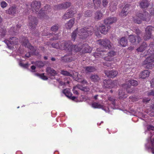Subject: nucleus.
Here are the masks:
<instances>
[{
  "label": "nucleus",
  "mask_w": 154,
  "mask_h": 154,
  "mask_svg": "<svg viewBox=\"0 0 154 154\" xmlns=\"http://www.w3.org/2000/svg\"><path fill=\"white\" fill-rule=\"evenodd\" d=\"M103 5L104 7H106L108 4V2L107 0H103L102 1Z\"/></svg>",
  "instance_id": "50"
},
{
  "label": "nucleus",
  "mask_w": 154,
  "mask_h": 154,
  "mask_svg": "<svg viewBox=\"0 0 154 154\" xmlns=\"http://www.w3.org/2000/svg\"><path fill=\"white\" fill-rule=\"evenodd\" d=\"M1 6L2 8H4L6 7L7 5V3L3 1L1 2Z\"/></svg>",
  "instance_id": "46"
},
{
  "label": "nucleus",
  "mask_w": 154,
  "mask_h": 154,
  "mask_svg": "<svg viewBox=\"0 0 154 154\" xmlns=\"http://www.w3.org/2000/svg\"><path fill=\"white\" fill-rule=\"evenodd\" d=\"M83 69V70H85V72L86 73L88 72H93L96 70L95 67L92 66L85 67Z\"/></svg>",
  "instance_id": "25"
},
{
  "label": "nucleus",
  "mask_w": 154,
  "mask_h": 154,
  "mask_svg": "<svg viewBox=\"0 0 154 154\" xmlns=\"http://www.w3.org/2000/svg\"><path fill=\"white\" fill-rule=\"evenodd\" d=\"M58 35L57 34L55 35L54 36L53 40H56L58 39Z\"/></svg>",
  "instance_id": "58"
},
{
  "label": "nucleus",
  "mask_w": 154,
  "mask_h": 154,
  "mask_svg": "<svg viewBox=\"0 0 154 154\" xmlns=\"http://www.w3.org/2000/svg\"><path fill=\"white\" fill-rule=\"evenodd\" d=\"M114 2H112L110 6V10L112 12L115 11L116 9V5L117 4V2L116 0Z\"/></svg>",
  "instance_id": "32"
},
{
  "label": "nucleus",
  "mask_w": 154,
  "mask_h": 154,
  "mask_svg": "<svg viewBox=\"0 0 154 154\" xmlns=\"http://www.w3.org/2000/svg\"><path fill=\"white\" fill-rule=\"evenodd\" d=\"M150 73V72L148 70H144L142 72L140 75V77L142 79H146L148 77Z\"/></svg>",
  "instance_id": "23"
},
{
  "label": "nucleus",
  "mask_w": 154,
  "mask_h": 154,
  "mask_svg": "<svg viewBox=\"0 0 154 154\" xmlns=\"http://www.w3.org/2000/svg\"><path fill=\"white\" fill-rule=\"evenodd\" d=\"M106 53V50H102L100 48H98L97 50V52L93 54V55L96 58H102L105 57Z\"/></svg>",
  "instance_id": "12"
},
{
  "label": "nucleus",
  "mask_w": 154,
  "mask_h": 154,
  "mask_svg": "<svg viewBox=\"0 0 154 154\" xmlns=\"http://www.w3.org/2000/svg\"><path fill=\"white\" fill-rule=\"evenodd\" d=\"M75 22V19H72L70 20L69 22L66 24V27L67 29H70L73 26Z\"/></svg>",
  "instance_id": "27"
},
{
  "label": "nucleus",
  "mask_w": 154,
  "mask_h": 154,
  "mask_svg": "<svg viewBox=\"0 0 154 154\" xmlns=\"http://www.w3.org/2000/svg\"><path fill=\"white\" fill-rule=\"evenodd\" d=\"M137 39L136 40V37L133 35H129V39L131 43L134 44V45H137L138 44L141 40V38L139 36H137Z\"/></svg>",
  "instance_id": "17"
},
{
  "label": "nucleus",
  "mask_w": 154,
  "mask_h": 154,
  "mask_svg": "<svg viewBox=\"0 0 154 154\" xmlns=\"http://www.w3.org/2000/svg\"><path fill=\"white\" fill-rule=\"evenodd\" d=\"M150 14L154 16V9H152L150 12Z\"/></svg>",
  "instance_id": "61"
},
{
  "label": "nucleus",
  "mask_w": 154,
  "mask_h": 154,
  "mask_svg": "<svg viewBox=\"0 0 154 154\" xmlns=\"http://www.w3.org/2000/svg\"><path fill=\"white\" fill-rule=\"evenodd\" d=\"M148 96H153L154 95V90H151L147 93Z\"/></svg>",
  "instance_id": "47"
},
{
  "label": "nucleus",
  "mask_w": 154,
  "mask_h": 154,
  "mask_svg": "<svg viewBox=\"0 0 154 154\" xmlns=\"http://www.w3.org/2000/svg\"><path fill=\"white\" fill-rule=\"evenodd\" d=\"M35 64L38 67H41L44 66V63L41 61H37L35 63Z\"/></svg>",
  "instance_id": "40"
},
{
  "label": "nucleus",
  "mask_w": 154,
  "mask_h": 154,
  "mask_svg": "<svg viewBox=\"0 0 154 154\" xmlns=\"http://www.w3.org/2000/svg\"><path fill=\"white\" fill-rule=\"evenodd\" d=\"M154 30V27L151 26H147L145 29V34L144 38L147 40L150 38L152 36V32Z\"/></svg>",
  "instance_id": "9"
},
{
  "label": "nucleus",
  "mask_w": 154,
  "mask_h": 154,
  "mask_svg": "<svg viewBox=\"0 0 154 154\" xmlns=\"http://www.w3.org/2000/svg\"><path fill=\"white\" fill-rule=\"evenodd\" d=\"M103 86L107 88H112L117 85L118 81L116 80L112 81L110 80H105L103 81Z\"/></svg>",
  "instance_id": "7"
},
{
  "label": "nucleus",
  "mask_w": 154,
  "mask_h": 154,
  "mask_svg": "<svg viewBox=\"0 0 154 154\" xmlns=\"http://www.w3.org/2000/svg\"><path fill=\"white\" fill-rule=\"evenodd\" d=\"M31 71H32V72H35V66H31Z\"/></svg>",
  "instance_id": "57"
},
{
  "label": "nucleus",
  "mask_w": 154,
  "mask_h": 154,
  "mask_svg": "<svg viewBox=\"0 0 154 154\" xmlns=\"http://www.w3.org/2000/svg\"><path fill=\"white\" fill-rule=\"evenodd\" d=\"M93 1L95 8L97 9L101 4V0H93Z\"/></svg>",
  "instance_id": "36"
},
{
  "label": "nucleus",
  "mask_w": 154,
  "mask_h": 154,
  "mask_svg": "<svg viewBox=\"0 0 154 154\" xmlns=\"http://www.w3.org/2000/svg\"><path fill=\"white\" fill-rule=\"evenodd\" d=\"M18 39L15 37H11L9 40H6L4 41V42L8 46H9V44H17L18 43Z\"/></svg>",
  "instance_id": "18"
},
{
  "label": "nucleus",
  "mask_w": 154,
  "mask_h": 154,
  "mask_svg": "<svg viewBox=\"0 0 154 154\" xmlns=\"http://www.w3.org/2000/svg\"><path fill=\"white\" fill-rule=\"evenodd\" d=\"M128 82V84H125L122 85V88L119 91V95L120 99L125 98L127 97V95L125 94L124 91L125 89H126L128 93H134V92L133 90H129L130 85H129V83L130 85L134 86H137L138 85V82L134 80H130Z\"/></svg>",
  "instance_id": "4"
},
{
  "label": "nucleus",
  "mask_w": 154,
  "mask_h": 154,
  "mask_svg": "<svg viewBox=\"0 0 154 154\" xmlns=\"http://www.w3.org/2000/svg\"><path fill=\"white\" fill-rule=\"evenodd\" d=\"M103 65L104 66L109 67L110 66V64L107 62H103Z\"/></svg>",
  "instance_id": "56"
},
{
  "label": "nucleus",
  "mask_w": 154,
  "mask_h": 154,
  "mask_svg": "<svg viewBox=\"0 0 154 154\" xmlns=\"http://www.w3.org/2000/svg\"><path fill=\"white\" fill-rule=\"evenodd\" d=\"M58 29V26L57 25H55L52 26L51 28V30L52 31L55 32Z\"/></svg>",
  "instance_id": "42"
},
{
  "label": "nucleus",
  "mask_w": 154,
  "mask_h": 154,
  "mask_svg": "<svg viewBox=\"0 0 154 154\" xmlns=\"http://www.w3.org/2000/svg\"><path fill=\"white\" fill-rule=\"evenodd\" d=\"M39 76L42 79L44 80H46L48 79L47 77L44 75V74H40L39 75Z\"/></svg>",
  "instance_id": "45"
},
{
  "label": "nucleus",
  "mask_w": 154,
  "mask_h": 154,
  "mask_svg": "<svg viewBox=\"0 0 154 154\" xmlns=\"http://www.w3.org/2000/svg\"><path fill=\"white\" fill-rule=\"evenodd\" d=\"M23 44L25 46V47H27V48H29L30 50L32 51V53L36 55L37 54H36L35 51H35V49L32 46L29 42V41L26 37H24L23 38Z\"/></svg>",
  "instance_id": "11"
},
{
  "label": "nucleus",
  "mask_w": 154,
  "mask_h": 154,
  "mask_svg": "<svg viewBox=\"0 0 154 154\" xmlns=\"http://www.w3.org/2000/svg\"><path fill=\"white\" fill-rule=\"evenodd\" d=\"M149 3L146 1H142L140 3V7L142 8H145L148 6Z\"/></svg>",
  "instance_id": "35"
},
{
  "label": "nucleus",
  "mask_w": 154,
  "mask_h": 154,
  "mask_svg": "<svg viewBox=\"0 0 154 154\" xmlns=\"http://www.w3.org/2000/svg\"><path fill=\"white\" fill-rule=\"evenodd\" d=\"M63 93L65 96L73 100H75L77 99L76 97L74 96H72V94L70 92V90L68 89H66L63 90Z\"/></svg>",
  "instance_id": "19"
},
{
  "label": "nucleus",
  "mask_w": 154,
  "mask_h": 154,
  "mask_svg": "<svg viewBox=\"0 0 154 154\" xmlns=\"http://www.w3.org/2000/svg\"><path fill=\"white\" fill-rule=\"evenodd\" d=\"M79 82H81L83 84H86L87 83V81L84 79V77L81 80L79 81Z\"/></svg>",
  "instance_id": "49"
},
{
  "label": "nucleus",
  "mask_w": 154,
  "mask_h": 154,
  "mask_svg": "<svg viewBox=\"0 0 154 154\" xmlns=\"http://www.w3.org/2000/svg\"><path fill=\"white\" fill-rule=\"evenodd\" d=\"M103 17L102 14L100 12L97 11L95 14V19L96 20H100Z\"/></svg>",
  "instance_id": "34"
},
{
  "label": "nucleus",
  "mask_w": 154,
  "mask_h": 154,
  "mask_svg": "<svg viewBox=\"0 0 154 154\" xmlns=\"http://www.w3.org/2000/svg\"><path fill=\"white\" fill-rule=\"evenodd\" d=\"M92 12L90 10L87 11L85 13V15L86 17H90L91 16Z\"/></svg>",
  "instance_id": "43"
},
{
  "label": "nucleus",
  "mask_w": 154,
  "mask_h": 154,
  "mask_svg": "<svg viewBox=\"0 0 154 154\" xmlns=\"http://www.w3.org/2000/svg\"><path fill=\"white\" fill-rule=\"evenodd\" d=\"M46 71L49 76L54 77L57 74V73L54 70L50 67H47L46 69Z\"/></svg>",
  "instance_id": "22"
},
{
  "label": "nucleus",
  "mask_w": 154,
  "mask_h": 154,
  "mask_svg": "<svg viewBox=\"0 0 154 154\" xmlns=\"http://www.w3.org/2000/svg\"><path fill=\"white\" fill-rule=\"evenodd\" d=\"M29 25L30 27L31 30L35 29L38 22L36 18L33 17H29Z\"/></svg>",
  "instance_id": "14"
},
{
  "label": "nucleus",
  "mask_w": 154,
  "mask_h": 154,
  "mask_svg": "<svg viewBox=\"0 0 154 154\" xmlns=\"http://www.w3.org/2000/svg\"><path fill=\"white\" fill-rule=\"evenodd\" d=\"M119 43L122 47H125L127 45L128 41L126 38L124 37L121 39L119 41Z\"/></svg>",
  "instance_id": "30"
},
{
  "label": "nucleus",
  "mask_w": 154,
  "mask_h": 154,
  "mask_svg": "<svg viewBox=\"0 0 154 154\" xmlns=\"http://www.w3.org/2000/svg\"><path fill=\"white\" fill-rule=\"evenodd\" d=\"M152 137V136L151 138ZM151 145L152 146L154 145V136H153V139L152 140L151 138Z\"/></svg>",
  "instance_id": "59"
},
{
  "label": "nucleus",
  "mask_w": 154,
  "mask_h": 154,
  "mask_svg": "<svg viewBox=\"0 0 154 154\" xmlns=\"http://www.w3.org/2000/svg\"><path fill=\"white\" fill-rule=\"evenodd\" d=\"M61 74H62L63 75H66V76H72V75L71 74L68 72L66 71H64V70L61 71Z\"/></svg>",
  "instance_id": "41"
},
{
  "label": "nucleus",
  "mask_w": 154,
  "mask_h": 154,
  "mask_svg": "<svg viewBox=\"0 0 154 154\" xmlns=\"http://www.w3.org/2000/svg\"><path fill=\"white\" fill-rule=\"evenodd\" d=\"M91 79L94 82H97L99 79V77L97 75H93L90 77Z\"/></svg>",
  "instance_id": "38"
},
{
  "label": "nucleus",
  "mask_w": 154,
  "mask_h": 154,
  "mask_svg": "<svg viewBox=\"0 0 154 154\" xmlns=\"http://www.w3.org/2000/svg\"><path fill=\"white\" fill-rule=\"evenodd\" d=\"M72 52H77L82 50V51L84 53H90L91 52L92 48L89 46L87 44H84L82 45L81 44L77 45H72Z\"/></svg>",
  "instance_id": "5"
},
{
  "label": "nucleus",
  "mask_w": 154,
  "mask_h": 154,
  "mask_svg": "<svg viewBox=\"0 0 154 154\" xmlns=\"http://www.w3.org/2000/svg\"><path fill=\"white\" fill-rule=\"evenodd\" d=\"M0 32L1 33V35L2 36H4L5 33V30H0Z\"/></svg>",
  "instance_id": "53"
},
{
  "label": "nucleus",
  "mask_w": 154,
  "mask_h": 154,
  "mask_svg": "<svg viewBox=\"0 0 154 154\" xmlns=\"http://www.w3.org/2000/svg\"><path fill=\"white\" fill-rule=\"evenodd\" d=\"M110 26H108L107 27V29L106 30L105 26L103 25L100 26L99 27L96 26L93 28L92 27H85L78 30L77 29L73 31L72 35V39L73 41H75L77 37L84 39L89 35H92L93 32H95V35L98 37H100V35L99 31L102 34H106L108 31L110 29Z\"/></svg>",
  "instance_id": "1"
},
{
  "label": "nucleus",
  "mask_w": 154,
  "mask_h": 154,
  "mask_svg": "<svg viewBox=\"0 0 154 154\" xmlns=\"http://www.w3.org/2000/svg\"><path fill=\"white\" fill-rule=\"evenodd\" d=\"M148 148L149 149H151L152 153L154 154V145L152 146L151 145V146L148 147Z\"/></svg>",
  "instance_id": "52"
},
{
  "label": "nucleus",
  "mask_w": 154,
  "mask_h": 154,
  "mask_svg": "<svg viewBox=\"0 0 154 154\" xmlns=\"http://www.w3.org/2000/svg\"><path fill=\"white\" fill-rule=\"evenodd\" d=\"M17 9L15 7H11L8 10V14L12 15H14L17 13Z\"/></svg>",
  "instance_id": "24"
},
{
  "label": "nucleus",
  "mask_w": 154,
  "mask_h": 154,
  "mask_svg": "<svg viewBox=\"0 0 154 154\" xmlns=\"http://www.w3.org/2000/svg\"><path fill=\"white\" fill-rule=\"evenodd\" d=\"M80 89L85 92H87L89 90V89L88 87H81V88L80 87Z\"/></svg>",
  "instance_id": "44"
},
{
  "label": "nucleus",
  "mask_w": 154,
  "mask_h": 154,
  "mask_svg": "<svg viewBox=\"0 0 154 154\" xmlns=\"http://www.w3.org/2000/svg\"><path fill=\"white\" fill-rule=\"evenodd\" d=\"M109 100L112 101V105L114 106L115 105V103L113 102V101H114V99H112L111 97H109Z\"/></svg>",
  "instance_id": "54"
},
{
  "label": "nucleus",
  "mask_w": 154,
  "mask_h": 154,
  "mask_svg": "<svg viewBox=\"0 0 154 154\" xmlns=\"http://www.w3.org/2000/svg\"><path fill=\"white\" fill-rule=\"evenodd\" d=\"M136 33L137 35H139L140 33V31L139 29H137L136 30Z\"/></svg>",
  "instance_id": "60"
},
{
  "label": "nucleus",
  "mask_w": 154,
  "mask_h": 154,
  "mask_svg": "<svg viewBox=\"0 0 154 154\" xmlns=\"http://www.w3.org/2000/svg\"><path fill=\"white\" fill-rule=\"evenodd\" d=\"M151 86L152 87H154V78L152 79L150 82Z\"/></svg>",
  "instance_id": "55"
},
{
  "label": "nucleus",
  "mask_w": 154,
  "mask_h": 154,
  "mask_svg": "<svg viewBox=\"0 0 154 154\" xmlns=\"http://www.w3.org/2000/svg\"><path fill=\"white\" fill-rule=\"evenodd\" d=\"M98 42L100 45L104 47L105 49H109L111 47V43L107 39H100Z\"/></svg>",
  "instance_id": "10"
},
{
  "label": "nucleus",
  "mask_w": 154,
  "mask_h": 154,
  "mask_svg": "<svg viewBox=\"0 0 154 154\" xmlns=\"http://www.w3.org/2000/svg\"><path fill=\"white\" fill-rule=\"evenodd\" d=\"M30 56V54L29 53H27V54H26L25 55V56L27 57H29Z\"/></svg>",
  "instance_id": "63"
},
{
  "label": "nucleus",
  "mask_w": 154,
  "mask_h": 154,
  "mask_svg": "<svg viewBox=\"0 0 154 154\" xmlns=\"http://www.w3.org/2000/svg\"><path fill=\"white\" fill-rule=\"evenodd\" d=\"M50 6L49 5H47L45 7V10H40L39 12V17L41 18L44 17L45 14H47L48 12L51 11Z\"/></svg>",
  "instance_id": "15"
},
{
  "label": "nucleus",
  "mask_w": 154,
  "mask_h": 154,
  "mask_svg": "<svg viewBox=\"0 0 154 154\" xmlns=\"http://www.w3.org/2000/svg\"><path fill=\"white\" fill-rule=\"evenodd\" d=\"M150 16L148 15V12L145 11L144 13L138 14L134 17H133L134 22L137 24H140L142 21H149L150 20Z\"/></svg>",
  "instance_id": "6"
},
{
  "label": "nucleus",
  "mask_w": 154,
  "mask_h": 154,
  "mask_svg": "<svg viewBox=\"0 0 154 154\" xmlns=\"http://www.w3.org/2000/svg\"><path fill=\"white\" fill-rule=\"evenodd\" d=\"M40 2L38 1L33 2L30 5L31 9L33 12L38 11L40 8Z\"/></svg>",
  "instance_id": "16"
},
{
  "label": "nucleus",
  "mask_w": 154,
  "mask_h": 154,
  "mask_svg": "<svg viewBox=\"0 0 154 154\" xmlns=\"http://www.w3.org/2000/svg\"><path fill=\"white\" fill-rule=\"evenodd\" d=\"M92 106L94 108L101 109L104 110L106 112H109L110 111V108H113V107L109 106V107H106L98 103L93 102L92 104Z\"/></svg>",
  "instance_id": "8"
},
{
  "label": "nucleus",
  "mask_w": 154,
  "mask_h": 154,
  "mask_svg": "<svg viewBox=\"0 0 154 154\" xmlns=\"http://www.w3.org/2000/svg\"><path fill=\"white\" fill-rule=\"evenodd\" d=\"M147 129L148 131H153L154 130V127L152 125H149L147 126Z\"/></svg>",
  "instance_id": "51"
},
{
  "label": "nucleus",
  "mask_w": 154,
  "mask_h": 154,
  "mask_svg": "<svg viewBox=\"0 0 154 154\" xmlns=\"http://www.w3.org/2000/svg\"><path fill=\"white\" fill-rule=\"evenodd\" d=\"M19 65L20 66L24 68H26L29 66L28 63H26L25 64H23L21 62H20L19 63Z\"/></svg>",
  "instance_id": "48"
},
{
  "label": "nucleus",
  "mask_w": 154,
  "mask_h": 154,
  "mask_svg": "<svg viewBox=\"0 0 154 154\" xmlns=\"http://www.w3.org/2000/svg\"><path fill=\"white\" fill-rule=\"evenodd\" d=\"M73 73V77L75 80L78 82H79V81L81 80L83 78V77L82 76V75H79L78 73L76 72H74Z\"/></svg>",
  "instance_id": "31"
},
{
  "label": "nucleus",
  "mask_w": 154,
  "mask_h": 154,
  "mask_svg": "<svg viewBox=\"0 0 154 154\" xmlns=\"http://www.w3.org/2000/svg\"><path fill=\"white\" fill-rule=\"evenodd\" d=\"M21 26L20 24H17L16 26V30L14 28H11L10 30V33L11 34H14V33L17 32L18 30L20 28Z\"/></svg>",
  "instance_id": "33"
},
{
  "label": "nucleus",
  "mask_w": 154,
  "mask_h": 154,
  "mask_svg": "<svg viewBox=\"0 0 154 154\" xmlns=\"http://www.w3.org/2000/svg\"><path fill=\"white\" fill-rule=\"evenodd\" d=\"M149 47L147 52L150 55L143 62L142 65L146 68L151 69L154 67V43H151Z\"/></svg>",
  "instance_id": "3"
},
{
  "label": "nucleus",
  "mask_w": 154,
  "mask_h": 154,
  "mask_svg": "<svg viewBox=\"0 0 154 154\" xmlns=\"http://www.w3.org/2000/svg\"><path fill=\"white\" fill-rule=\"evenodd\" d=\"M70 5V4L69 2H67L64 4H61L59 5V8L60 9L62 8H67L69 7Z\"/></svg>",
  "instance_id": "37"
},
{
  "label": "nucleus",
  "mask_w": 154,
  "mask_h": 154,
  "mask_svg": "<svg viewBox=\"0 0 154 154\" xmlns=\"http://www.w3.org/2000/svg\"><path fill=\"white\" fill-rule=\"evenodd\" d=\"M150 115L151 116H154V112H151L150 114Z\"/></svg>",
  "instance_id": "64"
},
{
  "label": "nucleus",
  "mask_w": 154,
  "mask_h": 154,
  "mask_svg": "<svg viewBox=\"0 0 154 154\" xmlns=\"http://www.w3.org/2000/svg\"><path fill=\"white\" fill-rule=\"evenodd\" d=\"M74 14L75 13L73 11H69L65 13L63 16V18L65 20L68 19V18L72 17Z\"/></svg>",
  "instance_id": "26"
},
{
  "label": "nucleus",
  "mask_w": 154,
  "mask_h": 154,
  "mask_svg": "<svg viewBox=\"0 0 154 154\" xmlns=\"http://www.w3.org/2000/svg\"><path fill=\"white\" fill-rule=\"evenodd\" d=\"M80 87L79 85H77L76 86L74 87L72 90L73 93L75 94H78V89H80Z\"/></svg>",
  "instance_id": "39"
},
{
  "label": "nucleus",
  "mask_w": 154,
  "mask_h": 154,
  "mask_svg": "<svg viewBox=\"0 0 154 154\" xmlns=\"http://www.w3.org/2000/svg\"><path fill=\"white\" fill-rule=\"evenodd\" d=\"M147 45L146 43L143 42L142 44L136 50L138 52H142L144 51L146 48Z\"/></svg>",
  "instance_id": "29"
},
{
  "label": "nucleus",
  "mask_w": 154,
  "mask_h": 154,
  "mask_svg": "<svg viewBox=\"0 0 154 154\" xmlns=\"http://www.w3.org/2000/svg\"><path fill=\"white\" fill-rule=\"evenodd\" d=\"M116 54V53L114 51H110L107 53L106 52L103 59L106 61H111L113 60V57Z\"/></svg>",
  "instance_id": "13"
},
{
  "label": "nucleus",
  "mask_w": 154,
  "mask_h": 154,
  "mask_svg": "<svg viewBox=\"0 0 154 154\" xmlns=\"http://www.w3.org/2000/svg\"><path fill=\"white\" fill-rule=\"evenodd\" d=\"M149 100H150V99H143V101L144 102H147L148 101H149Z\"/></svg>",
  "instance_id": "62"
},
{
  "label": "nucleus",
  "mask_w": 154,
  "mask_h": 154,
  "mask_svg": "<svg viewBox=\"0 0 154 154\" xmlns=\"http://www.w3.org/2000/svg\"><path fill=\"white\" fill-rule=\"evenodd\" d=\"M60 46L58 43H54L52 44L51 45L53 48L62 50H65L68 54L62 58L64 62H70L73 59L70 57L72 54V44L69 41H63L60 43Z\"/></svg>",
  "instance_id": "2"
},
{
  "label": "nucleus",
  "mask_w": 154,
  "mask_h": 154,
  "mask_svg": "<svg viewBox=\"0 0 154 154\" xmlns=\"http://www.w3.org/2000/svg\"><path fill=\"white\" fill-rule=\"evenodd\" d=\"M128 5H126L123 8L120 14L121 15L122 17L126 16L128 14Z\"/></svg>",
  "instance_id": "28"
},
{
  "label": "nucleus",
  "mask_w": 154,
  "mask_h": 154,
  "mask_svg": "<svg viewBox=\"0 0 154 154\" xmlns=\"http://www.w3.org/2000/svg\"><path fill=\"white\" fill-rule=\"evenodd\" d=\"M116 17H109L104 20V23L106 25L110 24L116 22Z\"/></svg>",
  "instance_id": "21"
},
{
  "label": "nucleus",
  "mask_w": 154,
  "mask_h": 154,
  "mask_svg": "<svg viewBox=\"0 0 154 154\" xmlns=\"http://www.w3.org/2000/svg\"><path fill=\"white\" fill-rule=\"evenodd\" d=\"M105 73L108 77L110 78H114L116 76L117 74V72L114 70L109 71V70H105Z\"/></svg>",
  "instance_id": "20"
}]
</instances>
